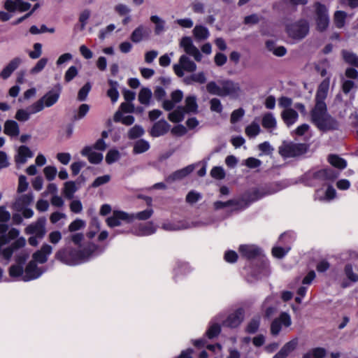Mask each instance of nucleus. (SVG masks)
I'll return each instance as SVG.
<instances>
[{
    "label": "nucleus",
    "mask_w": 358,
    "mask_h": 358,
    "mask_svg": "<svg viewBox=\"0 0 358 358\" xmlns=\"http://www.w3.org/2000/svg\"><path fill=\"white\" fill-rule=\"evenodd\" d=\"M26 239L20 236L3 251V259L8 262L14 256L15 264L9 268L10 277L18 281L28 282L40 278L45 270L38 266L34 261H30L24 268V264L30 255V251L25 248Z\"/></svg>",
    "instance_id": "1"
},
{
    "label": "nucleus",
    "mask_w": 358,
    "mask_h": 358,
    "mask_svg": "<svg viewBox=\"0 0 358 358\" xmlns=\"http://www.w3.org/2000/svg\"><path fill=\"white\" fill-rule=\"evenodd\" d=\"M83 238L81 233L73 234L71 240L78 248L61 249L55 254V258L68 266H77L87 262L103 252V248L90 241L81 244Z\"/></svg>",
    "instance_id": "2"
},
{
    "label": "nucleus",
    "mask_w": 358,
    "mask_h": 358,
    "mask_svg": "<svg viewBox=\"0 0 358 358\" xmlns=\"http://www.w3.org/2000/svg\"><path fill=\"white\" fill-rule=\"evenodd\" d=\"M330 80L325 78L319 85L315 95V105L310 112L312 122L322 131L334 129L337 127L336 121L328 113L324 102L329 89Z\"/></svg>",
    "instance_id": "3"
},
{
    "label": "nucleus",
    "mask_w": 358,
    "mask_h": 358,
    "mask_svg": "<svg viewBox=\"0 0 358 358\" xmlns=\"http://www.w3.org/2000/svg\"><path fill=\"white\" fill-rule=\"evenodd\" d=\"M238 252L241 255L248 259H258L260 261V265L255 268L253 275L257 279H261L266 277L270 273V268L268 260L262 255V250L255 245H241L238 248Z\"/></svg>",
    "instance_id": "4"
},
{
    "label": "nucleus",
    "mask_w": 358,
    "mask_h": 358,
    "mask_svg": "<svg viewBox=\"0 0 358 358\" xmlns=\"http://www.w3.org/2000/svg\"><path fill=\"white\" fill-rule=\"evenodd\" d=\"M337 176V173L331 169H324L306 173L303 181L306 185L310 187L323 185L332 182Z\"/></svg>",
    "instance_id": "5"
},
{
    "label": "nucleus",
    "mask_w": 358,
    "mask_h": 358,
    "mask_svg": "<svg viewBox=\"0 0 358 358\" xmlns=\"http://www.w3.org/2000/svg\"><path fill=\"white\" fill-rule=\"evenodd\" d=\"M280 190L278 185L270 184L260 187H252L248 189L242 196V201L247 206L252 202L262 199L264 196L276 193Z\"/></svg>",
    "instance_id": "6"
},
{
    "label": "nucleus",
    "mask_w": 358,
    "mask_h": 358,
    "mask_svg": "<svg viewBox=\"0 0 358 358\" xmlns=\"http://www.w3.org/2000/svg\"><path fill=\"white\" fill-rule=\"evenodd\" d=\"M198 113V104L194 96H187L185 100V106L178 107L169 114L168 118L172 122H180L183 120L185 114H196Z\"/></svg>",
    "instance_id": "7"
},
{
    "label": "nucleus",
    "mask_w": 358,
    "mask_h": 358,
    "mask_svg": "<svg viewBox=\"0 0 358 358\" xmlns=\"http://www.w3.org/2000/svg\"><path fill=\"white\" fill-rule=\"evenodd\" d=\"M309 30V22L305 19H301L286 26L288 36L296 41L304 38L308 34Z\"/></svg>",
    "instance_id": "8"
},
{
    "label": "nucleus",
    "mask_w": 358,
    "mask_h": 358,
    "mask_svg": "<svg viewBox=\"0 0 358 358\" xmlns=\"http://www.w3.org/2000/svg\"><path fill=\"white\" fill-rule=\"evenodd\" d=\"M178 77L183 78V81L187 85L204 83L206 77L203 72L197 71L196 69H174Z\"/></svg>",
    "instance_id": "9"
},
{
    "label": "nucleus",
    "mask_w": 358,
    "mask_h": 358,
    "mask_svg": "<svg viewBox=\"0 0 358 358\" xmlns=\"http://www.w3.org/2000/svg\"><path fill=\"white\" fill-rule=\"evenodd\" d=\"M306 150V145L303 143L293 142H283L279 148V153L283 157H294L303 154Z\"/></svg>",
    "instance_id": "10"
},
{
    "label": "nucleus",
    "mask_w": 358,
    "mask_h": 358,
    "mask_svg": "<svg viewBox=\"0 0 358 358\" xmlns=\"http://www.w3.org/2000/svg\"><path fill=\"white\" fill-rule=\"evenodd\" d=\"M314 6L316 13L317 29L320 31H324L327 29L329 24L327 9L324 5L320 2H316Z\"/></svg>",
    "instance_id": "11"
},
{
    "label": "nucleus",
    "mask_w": 358,
    "mask_h": 358,
    "mask_svg": "<svg viewBox=\"0 0 358 358\" xmlns=\"http://www.w3.org/2000/svg\"><path fill=\"white\" fill-rule=\"evenodd\" d=\"M329 183L330 182L326 183L322 185V187L315 190L314 194L315 200L322 202H329L336 197V191Z\"/></svg>",
    "instance_id": "12"
},
{
    "label": "nucleus",
    "mask_w": 358,
    "mask_h": 358,
    "mask_svg": "<svg viewBox=\"0 0 358 358\" xmlns=\"http://www.w3.org/2000/svg\"><path fill=\"white\" fill-rule=\"evenodd\" d=\"M45 224L46 219L44 217H39L36 222L29 224L24 232L28 235H35L41 239L46 233Z\"/></svg>",
    "instance_id": "13"
},
{
    "label": "nucleus",
    "mask_w": 358,
    "mask_h": 358,
    "mask_svg": "<svg viewBox=\"0 0 358 358\" xmlns=\"http://www.w3.org/2000/svg\"><path fill=\"white\" fill-rule=\"evenodd\" d=\"M244 316V310L241 308H237L229 313L225 320H222V324L231 329L237 328L243 322Z\"/></svg>",
    "instance_id": "14"
},
{
    "label": "nucleus",
    "mask_w": 358,
    "mask_h": 358,
    "mask_svg": "<svg viewBox=\"0 0 358 358\" xmlns=\"http://www.w3.org/2000/svg\"><path fill=\"white\" fill-rule=\"evenodd\" d=\"M292 324L290 315L287 313H282L280 316L275 319L271 324V333L273 336H277L282 328L288 327Z\"/></svg>",
    "instance_id": "15"
},
{
    "label": "nucleus",
    "mask_w": 358,
    "mask_h": 358,
    "mask_svg": "<svg viewBox=\"0 0 358 358\" xmlns=\"http://www.w3.org/2000/svg\"><path fill=\"white\" fill-rule=\"evenodd\" d=\"M180 45L187 55L193 56L195 60L199 62L201 59L202 55L199 49L193 44L190 37H182L180 41Z\"/></svg>",
    "instance_id": "16"
},
{
    "label": "nucleus",
    "mask_w": 358,
    "mask_h": 358,
    "mask_svg": "<svg viewBox=\"0 0 358 358\" xmlns=\"http://www.w3.org/2000/svg\"><path fill=\"white\" fill-rule=\"evenodd\" d=\"M162 228L168 231H179L189 229L188 220H167L162 224Z\"/></svg>",
    "instance_id": "17"
},
{
    "label": "nucleus",
    "mask_w": 358,
    "mask_h": 358,
    "mask_svg": "<svg viewBox=\"0 0 358 358\" xmlns=\"http://www.w3.org/2000/svg\"><path fill=\"white\" fill-rule=\"evenodd\" d=\"M156 231L157 227L152 222L139 224L134 226L131 229V233L138 236H150Z\"/></svg>",
    "instance_id": "18"
},
{
    "label": "nucleus",
    "mask_w": 358,
    "mask_h": 358,
    "mask_svg": "<svg viewBox=\"0 0 358 358\" xmlns=\"http://www.w3.org/2000/svg\"><path fill=\"white\" fill-rule=\"evenodd\" d=\"M130 217L129 213L121 210H115L113 215L107 218L106 222L108 227H115L121 225L123 222H131Z\"/></svg>",
    "instance_id": "19"
},
{
    "label": "nucleus",
    "mask_w": 358,
    "mask_h": 358,
    "mask_svg": "<svg viewBox=\"0 0 358 358\" xmlns=\"http://www.w3.org/2000/svg\"><path fill=\"white\" fill-rule=\"evenodd\" d=\"M224 317V314L221 313L217 315L214 319L211 320L209 324V327L206 332V335L208 338H213L220 334L221 332V326L218 322L222 320Z\"/></svg>",
    "instance_id": "20"
},
{
    "label": "nucleus",
    "mask_w": 358,
    "mask_h": 358,
    "mask_svg": "<svg viewBox=\"0 0 358 358\" xmlns=\"http://www.w3.org/2000/svg\"><path fill=\"white\" fill-rule=\"evenodd\" d=\"M52 252V247L48 244H44L41 248L35 252L33 255V259L35 263L44 264L47 262L49 255Z\"/></svg>",
    "instance_id": "21"
},
{
    "label": "nucleus",
    "mask_w": 358,
    "mask_h": 358,
    "mask_svg": "<svg viewBox=\"0 0 358 358\" xmlns=\"http://www.w3.org/2000/svg\"><path fill=\"white\" fill-rule=\"evenodd\" d=\"M34 153L26 145H21L17 150V154L15 156V161L16 164L20 166L25 164L28 159L33 157Z\"/></svg>",
    "instance_id": "22"
},
{
    "label": "nucleus",
    "mask_w": 358,
    "mask_h": 358,
    "mask_svg": "<svg viewBox=\"0 0 358 358\" xmlns=\"http://www.w3.org/2000/svg\"><path fill=\"white\" fill-rule=\"evenodd\" d=\"M299 345V338H294L286 343L280 350L273 358H286L291 352L295 350Z\"/></svg>",
    "instance_id": "23"
},
{
    "label": "nucleus",
    "mask_w": 358,
    "mask_h": 358,
    "mask_svg": "<svg viewBox=\"0 0 358 358\" xmlns=\"http://www.w3.org/2000/svg\"><path fill=\"white\" fill-rule=\"evenodd\" d=\"M20 231L15 228L10 229L6 234H3L0 236V253L3 256V251L7 248H2L3 245L8 244L11 241L15 240L13 243H14L16 240H17L20 237Z\"/></svg>",
    "instance_id": "24"
},
{
    "label": "nucleus",
    "mask_w": 358,
    "mask_h": 358,
    "mask_svg": "<svg viewBox=\"0 0 358 358\" xmlns=\"http://www.w3.org/2000/svg\"><path fill=\"white\" fill-rule=\"evenodd\" d=\"M170 127V124L166 120H160L152 126L150 135L153 137L163 136L169 131Z\"/></svg>",
    "instance_id": "25"
},
{
    "label": "nucleus",
    "mask_w": 358,
    "mask_h": 358,
    "mask_svg": "<svg viewBox=\"0 0 358 358\" xmlns=\"http://www.w3.org/2000/svg\"><path fill=\"white\" fill-rule=\"evenodd\" d=\"M183 98V93L181 90L173 91L171 94V99H165L163 101L162 106L164 110L170 111L179 103Z\"/></svg>",
    "instance_id": "26"
},
{
    "label": "nucleus",
    "mask_w": 358,
    "mask_h": 358,
    "mask_svg": "<svg viewBox=\"0 0 358 358\" xmlns=\"http://www.w3.org/2000/svg\"><path fill=\"white\" fill-rule=\"evenodd\" d=\"M34 200L32 193H28L18 196L13 205V208L16 211H21L24 208L30 205Z\"/></svg>",
    "instance_id": "27"
},
{
    "label": "nucleus",
    "mask_w": 358,
    "mask_h": 358,
    "mask_svg": "<svg viewBox=\"0 0 358 358\" xmlns=\"http://www.w3.org/2000/svg\"><path fill=\"white\" fill-rule=\"evenodd\" d=\"M221 96H235L239 91V86L237 83L225 80L221 83Z\"/></svg>",
    "instance_id": "28"
},
{
    "label": "nucleus",
    "mask_w": 358,
    "mask_h": 358,
    "mask_svg": "<svg viewBox=\"0 0 358 358\" xmlns=\"http://www.w3.org/2000/svg\"><path fill=\"white\" fill-rule=\"evenodd\" d=\"M3 133L11 138L17 137L20 134L18 123L12 120H6L3 125Z\"/></svg>",
    "instance_id": "29"
},
{
    "label": "nucleus",
    "mask_w": 358,
    "mask_h": 358,
    "mask_svg": "<svg viewBox=\"0 0 358 358\" xmlns=\"http://www.w3.org/2000/svg\"><path fill=\"white\" fill-rule=\"evenodd\" d=\"M150 30L143 25L138 26L131 34L130 38L134 43H139L144 38L149 37Z\"/></svg>",
    "instance_id": "30"
},
{
    "label": "nucleus",
    "mask_w": 358,
    "mask_h": 358,
    "mask_svg": "<svg viewBox=\"0 0 358 358\" xmlns=\"http://www.w3.org/2000/svg\"><path fill=\"white\" fill-rule=\"evenodd\" d=\"M81 154L87 157L88 160L92 164H99L103 159V155L94 151L92 148L87 146L83 149Z\"/></svg>",
    "instance_id": "31"
},
{
    "label": "nucleus",
    "mask_w": 358,
    "mask_h": 358,
    "mask_svg": "<svg viewBox=\"0 0 358 358\" xmlns=\"http://www.w3.org/2000/svg\"><path fill=\"white\" fill-rule=\"evenodd\" d=\"M262 124L265 129L271 133L277 128L276 118L273 113H266L262 116Z\"/></svg>",
    "instance_id": "32"
},
{
    "label": "nucleus",
    "mask_w": 358,
    "mask_h": 358,
    "mask_svg": "<svg viewBox=\"0 0 358 358\" xmlns=\"http://www.w3.org/2000/svg\"><path fill=\"white\" fill-rule=\"evenodd\" d=\"M194 165H189L183 169L175 171L173 173H172L166 178V180L168 182L180 180L186 177L187 176H188L189 173H191L194 171Z\"/></svg>",
    "instance_id": "33"
},
{
    "label": "nucleus",
    "mask_w": 358,
    "mask_h": 358,
    "mask_svg": "<svg viewBox=\"0 0 358 358\" xmlns=\"http://www.w3.org/2000/svg\"><path fill=\"white\" fill-rule=\"evenodd\" d=\"M60 90L59 88L54 89L45 94L41 101H43L44 106L50 107L54 105L59 97Z\"/></svg>",
    "instance_id": "34"
},
{
    "label": "nucleus",
    "mask_w": 358,
    "mask_h": 358,
    "mask_svg": "<svg viewBox=\"0 0 358 358\" xmlns=\"http://www.w3.org/2000/svg\"><path fill=\"white\" fill-rule=\"evenodd\" d=\"M282 118L287 126L290 127L298 120L299 115L293 108H286L282 111Z\"/></svg>",
    "instance_id": "35"
},
{
    "label": "nucleus",
    "mask_w": 358,
    "mask_h": 358,
    "mask_svg": "<svg viewBox=\"0 0 358 358\" xmlns=\"http://www.w3.org/2000/svg\"><path fill=\"white\" fill-rule=\"evenodd\" d=\"M192 271L191 266L187 262H179L173 269L174 280L178 281L180 275H185Z\"/></svg>",
    "instance_id": "36"
},
{
    "label": "nucleus",
    "mask_w": 358,
    "mask_h": 358,
    "mask_svg": "<svg viewBox=\"0 0 358 358\" xmlns=\"http://www.w3.org/2000/svg\"><path fill=\"white\" fill-rule=\"evenodd\" d=\"M214 218L211 215L196 218L194 220H188L189 229L192 227H204L214 223Z\"/></svg>",
    "instance_id": "37"
},
{
    "label": "nucleus",
    "mask_w": 358,
    "mask_h": 358,
    "mask_svg": "<svg viewBox=\"0 0 358 358\" xmlns=\"http://www.w3.org/2000/svg\"><path fill=\"white\" fill-rule=\"evenodd\" d=\"M193 36L196 40L204 41L209 37L208 29L203 25H196L192 30Z\"/></svg>",
    "instance_id": "38"
},
{
    "label": "nucleus",
    "mask_w": 358,
    "mask_h": 358,
    "mask_svg": "<svg viewBox=\"0 0 358 358\" xmlns=\"http://www.w3.org/2000/svg\"><path fill=\"white\" fill-rule=\"evenodd\" d=\"M108 84L110 88L107 91V95L113 103H115L119 98L118 84L116 81L112 80H108Z\"/></svg>",
    "instance_id": "39"
},
{
    "label": "nucleus",
    "mask_w": 358,
    "mask_h": 358,
    "mask_svg": "<svg viewBox=\"0 0 358 358\" xmlns=\"http://www.w3.org/2000/svg\"><path fill=\"white\" fill-rule=\"evenodd\" d=\"M153 214V210L152 208H147L144 210L129 214L130 222H133L134 220H148Z\"/></svg>",
    "instance_id": "40"
},
{
    "label": "nucleus",
    "mask_w": 358,
    "mask_h": 358,
    "mask_svg": "<svg viewBox=\"0 0 358 358\" xmlns=\"http://www.w3.org/2000/svg\"><path fill=\"white\" fill-rule=\"evenodd\" d=\"M261 132L259 124L256 122H252L245 127V133L250 138H255Z\"/></svg>",
    "instance_id": "41"
},
{
    "label": "nucleus",
    "mask_w": 358,
    "mask_h": 358,
    "mask_svg": "<svg viewBox=\"0 0 358 358\" xmlns=\"http://www.w3.org/2000/svg\"><path fill=\"white\" fill-rule=\"evenodd\" d=\"M150 21L155 24V33L159 35L165 31L166 22L157 15H152Z\"/></svg>",
    "instance_id": "42"
},
{
    "label": "nucleus",
    "mask_w": 358,
    "mask_h": 358,
    "mask_svg": "<svg viewBox=\"0 0 358 358\" xmlns=\"http://www.w3.org/2000/svg\"><path fill=\"white\" fill-rule=\"evenodd\" d=\"M342 56L345 62L354 67H358V56L350 51L343 50Z\"/></svg>",
    "instance_id": "43"
},
{
    "label": "nucleus",
    "mask_w": 358,
    "mask_h": 358,
    "mask_svg": "<svg viewBox=\"0 0 358 358\" xmlns=\"http://www.w3.org/2000/svg\"><path fill=\"white\" fill-rule=\"evenodd\" d=\"M76 182L73 181H67L64 183L63 193L67 199H72L74 193L77 191Z\"/></svg>",
    "instance_id": "44"
},
{
    "label": "nucleus",
    "mask_w": 358,
    "mask_h": 358,
    "mask_svg": "<svg viewBox=\"0 0 358 358\" xmlns=\"http://www.w3.org/2000/svg\"><path fill=\"white\" fill-rule=\"evenodd\" d=\"M347 17V13L342 10L336 11L334 15V22L335 26L341 29L344 27L345 19Z\"/></svg>",
    "instance_id": "45"
},
{
    "label": "nucleus",
    "mask_w": 358,
    "mask_h": 358,
    "mask_svg": "<svg viewBox=\"0 0 358 358\" xmlns=\"http://www.w3.org/2000/svg\"><path fill=\"white\" fill-rule=\"evenodd\" d=\"M149 148L150 143L144 139H140L134 143V152L135 154H141L146 152Z\"/></svg>",
    "instance_id": "46"
},
{
    "label": "nucleus",
    "mask_w": 358,
    "mask_h": 358,
    "mask_svg": "<svg viewBox=\"0 0 358 358\" xmlns=\"http://www.w3.org/2000/svg\"><path fill=\"white\" fill-rule=\"evenodd\" d=\"M329 162L334 167L343 169L347 166V162L338 155H332L329 157Z\"/></svg>",
    "instance_id": "47"
},
{
    "label": "nucleus",
    "mask_w": 358,
    "mask_h": 358,
    "mask_svg": "<svg viewBox=\"0 0 358 358\" xmlns=\"http://www.w3.org/2000/svg\"><path fill=\"white\" fill-rule=\"evenodd\" d=\"M152 97V92L148 88H142L138 94V101L141 103L148 105Z\"/></svg>",
    "instance_id": "48"
},
{
    "label": "nucleus",
    "mask_w": 358,
    "mask_h": 358,
    "mask_svg": "<svg viewBox=\"0 0 358 358\" xmlns=\"http://www.w3.org/2000/svg\"><path fill=\"white\" fill-rule=\"evenodd\" d=\"M114 120L115 122H122L125 125H131L134 122V117L132 115L123 116L122 113L118 111L114 115Z\"/></svg>",
    "instance_id": "49"
},
{
    "label": "nucleus",
    "mask_w": 358,
    "mask_h": 358,
    "mask_svg": "<svg viewBox=\"0 0 358 358\" xmlns=\"http://www.w3.org/2000/svg\"><path fill=\"white\" fill-rule=\"evenodd\" d=\"M259 324H260V317L259 316L255 317L248 323V324L246 327V329H245L246 332H248L249 334L255 333L259 329Z\"/></svg>",
    "instance_id": "50"
},
{
    "label": "nucleus",
    "mask_w": 358,
    "mask_h": 358,
    "mask_svg": "<svg viewBox=\"0 0 358 358\" xmlns=\"http://www.w3.org/2000/svg\"><path fill=\"white\" fill-rule=\"evenodd\" d=\"M173 67H196V65L187 55H183L180 57L179 63L173 65Z\"/></svg>",
    "instance_id": "51"
},
{
    "label": "nucleus",
    "mask_w": 358,
    "mask_h": 358,
    "mask_svg": "<svg viewBox=\"0 0 358 358\" xmlns=\"http://www.w3.org/2000/svg\"><path fill=\"white\" fill-rule=\"evenodd\" d=\"M31 113L29 111L28 108L26 109H19L17 110L15 117L17 120L20 122H26L29 120Z\"/></svg>",
    "instance_id": "52"
},
{
    "label": "nucleus",
    "mask_w": 358,
    "mask_h": 358,
    "mask_svg": "<svg viewBox=\"0 0 358 358\" xmlns=\"http://www.w3.org/2000/svg\"><path fill=\"white\" fill-rule=\"evenodd\" d=\"M289 246H286L285 248L275 246L272 249V254L276 258H282L289 251Z\"/></svg>",
    "instance_id": "53"
},
{
    "label": "nucleus",
    "mask_w": 358,
    "mask_h": 358,
    "mask_svg": "<svg viewBox=\"0 0 358 358\" xmlns=\"http://www.w3.org/2000/svg\"><path fill=\"white\" fill-rule=\"evenodd\" d=\"M144 134V129L139 125H135L130 129L128 136L131 139L137 138Z\"/></svg>",
    "instance_id": "54"
},
{
    "label": "nucleus",
    "mask_w": 358,
    "mask_h": 358,
    "mask_svg": "<svg viewBox=\"0 0 358 358\" xmlns=\"http://www.w3.org/2000/svg\"><path fill=\"white\" fill-rule=\"evenodd\" d=\"M86 225L85 221L80 219H76L73 221L69 226V231L71 232L76 231L84 228Z\"/></svg>",
    "instance_id": "55"
},
{
    "label": "nucleus",
    "mask_w": 358,
    "mask_h": 358,
    "mask_svg": "<svg viewBox=\"0 0 358 358\" xmlns=\"http://www.w3.org/2000/svg\"><path fill=\"white\" fill-rule=\"evenodd\" d=\"M345 274L346 275L347 278L352 281V282H357L358 281V274L353 272L352 266L350 264H348L345 266Z\"/></svg>",
    "instance_id": "56"
},
{
    "label": "nucleus",
    "mask_w": 358,
    "mask_h": 358,
    "mask_svg": "<svg viewBox=\"0 0 358 358\" xmlns=\"http://www.w3.org/2000/svg\"><path fill=\"white\" fill-rule=\"evenodd\" d=\"M271 301H273L272 296L266 298L263 304V307L265 308V315L267 317H271L273 315V313L276 311L275 307L268 306Z\"/></svg>",
    "instance_id": "57"
},
{
    "label": "nucleus",
    "mask_w": 358,
    "mask_h": 358,
    "mask_svg": "<svg viewBox=\"0 0 358 358\" xmlns=\"http://www.w3.org/2000/svg\"><path fill=\"white\" fill-rule=\"evenodd\" d=\"M43 173L46 179L49 181H51L55 179L57 173V170L55 166H48L44 168Z\"/></svg>",
    "instance_id": "58"
},
{
    "label": "nucleus",
    "mask_w": 358,
    "mask_h": 358,
    "mask_svg": "<svg viewBox=\"0 0 358 358\" xmlns=\"http://www.w3.org/2000/svg\"><path fill=\"white\" fill-rule=\"evenodd\" d=\"M92 88L90 83H87L78 92V99L79 101H85Z\"/></svg>",
    "instance_id": "59"
},
{
    "label": "nucleus",
    "mask_w": 358,
    "mask_h": 358,
    "mask_svg": "<svg viewBox=\"0 0 358 358\" xmlns=\"http://www.w3.org/2000/svg\"><path fill=\"white\" fill-rule=\"evenodd\" d=\"M207 90L209 93L215 95L221 96V83L216 84L214 82H210L206 86Z\"/></svg>",
    "instance_id": "60"
},
{
    "label": "nucleus",
    "mask_w": 358,
    "mask_h": 358,
    "mask_svg": "<svg viewBox=\"0 0 358 358\" xmlns=\"http://www.w3.org/2000/svg\"><path fill=\"white\" fill-rule=\"evenodd\" d=\"M120 152L116 150H110L106 156V162L110 164L117 161L120 158Z\"/></svg>",
    "instance_id": "61"
},
{
    "label": "nucleus",
    "mask_w": 358,
    "mask_h": 358,
    "mask_svg": "<svg viewBox=\"0 0 358 358\" xmlns=\"http://www.w3.org/2000/svg\"><path fill=\"white\" fill-rule=\"evenodd\" d=\"M210 176L217 180H222L225 177V171L221 166H215L210 171Z\"/></svg>",
    "instance_id": "62"
},
{
    "label": "nucleus",
    "mask_w": 358,
    "mask_h": 358,
    "mask_svg": "<svg viewBox=\"0 0 358 358\" xmlns=\"http://www.w3.org/2000/svg\"><path fill=\"white\" fill-rule=\"evenodd\" d=\"M44 107L45 106L43 105V101H41V99H39L36 102L29 106L27 108L30 112L31 115H34L43 110Z\"/></svg>",
    "instance_id": "63"
},
{
    "label": "nucleus",
    "mask_w": 358,
    "mask_h": 358,
    "mask_svg": "<svg viewBox=\"0 0 358 358\" xmlns=\"http://www.w3.org/2000/svg\"><path fill=\"white\" fill-rule=\"evenodd\" d=\"M201 199V194L192 190L187 194L186 196V201L190 204H194L196 203L198 201H199Z\"/></svg>",
    "instance_id": "64"
}]
</instances>
